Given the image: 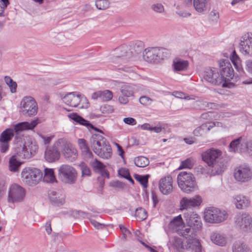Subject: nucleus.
<instances>
[{"mask_svg":"<svg viewBox=\"0 0 252 252\" xmlns=\"http://www.w3.org/2000/svg\"><path fill=\"white\" fill-rule=\"evenodd\" d=\"M23 135L15 134L14 144L15 152L20 158L29 159L35 155L38 149V145L31 139L24 143L23 142Z\"/></svg>","mask_w":252,"mask_h":252,"instance_id":"1","label":"nucleus"},{"mask_svg":"<svg viewBox=\"0 0 252 252\" xmlns=\"http://www.w3.org/2000/svg\"><path fill=\"white\" fill-rule=\"evenodd\" d=\"M221 154L220 150L210 149L201 154L202 160L208 166H212L213 171L217 175L222 173L225 169V165L221 158Z\"/></svg>","mask_w":252,"mask_h":252,"instance_id":"2","label":"nucleus"},{"mask_svg":"<svg viewBox=\"0 0 252 252\" xmlns=\"http://www.w3.org/2000/svg\"><path fill=\"white\" fill-rule=\"evenodd\" d=\"M144 45V43L141 41H136L129 46L123 45L117 49V51L120 53L116 59L122 62L135 60L143 52Z\"/></svg>","mask_w":252,"mask_h":252,"instance_id":"3","label":"nucleus"},{"mask_svg":"<svg viewBox=\"0 0 252 252\" xmlns=\"http://www.w3.org/2000/svg\"><path fill=\"white\" fill-rule=\"evenodd\" d=\"M177 182L181 189L187 193L197 188L194 176L189 172H181L177 176Z\"/></svg>","mask_w":252,"mask_h":252,"instance_id":"4","label":"nucleus"},{"mask_svg":"<svg viewBox=\"0 0 252 252\" xmlns=\"http://www.w3.org/2000/svg\"><path fill=\"white\" fill-rule=\"evenodd\" d=\"M168 54V50L165 48L148 47L144 50L143 59L147 62L158 63L167 58Z\"/></svg>","mask_w":252,"mask_h":252,"instance_id":"5","label":"nucleus"},{"mask_svg":"<svg viewBox=\"0 0 252 252\" xmlns=\"http://www.w3.org/2000/svg\"><path fill=\"white\" fill-rule=\"evenodd\" d=\"M38 105L33 97L25 96L20 103V112L25 116H32L37 114Z\"/></svg>","mask_w":252,"mask_h":252,"instance_id":"6","label":"nucleus"},{"mask_svg":"<svg viewBox=\"0 0 252 252\" xmlns=\"http://www.w3.org/2000/svg\"><path fill=\"white\" fill-rule=\"evenodd\" d=\"M21 174L24 181L30 186L36 185L43 177L42 171L34 167L25 168Z\"/></svg>","mask_w":252,"mask_h":252,"instance_id":"7","label":"nucleus"},{"mask_svg":"<svg viewBox=\"0 0 252 252\" xmlns=\"http://www.w3.org/2000/svg\"><path fill=\"white\" fill-rule=\"evenodd\" d=\"M220 68V77H221L223 87H228L227 82L233 79L234 70L231 64L228 60L223 59L219 62Z\"/></svg>","mask_w":252,"mask_h":252,"instance_id":"8","label":"nucleus"},{"mask_svg":"<svg viewBox=\"0 0 252 252\" xmlns=\"http://www.w3.org/2000/svg\"><path fill=\"white\" fill-rule=\"evenodd\" d=\"M77 175L75 168L67 164L61 165L58 169L59 178L66 184H74L76 180Z\"/></svg>","mask_w":252,"mask_h":252,"instance_id":"9","label":"nucleus"},{"mask_svg":"<svg viewBox=\"0 0 252 252\" xmlns=\"http://www.w3.org/2000/svg\"><path fill=\"white\" fill-rule=\"evenodd\" d=\"M227 217L225 211L215 207H209L204 213V219L210 223H220L225 220Z\"/></svg>","mask_w":252,"mask_h":252,"instance_id":"10","label":"nucleus"},{"mask_svg":"<svg viewBox=\"0 0 252 252\" xmlns=\"http://www.w3.org/2000/svg\"><path fill=\"white\" fill-rule=\"evenodd\" d=\"M25 195V189L22 187L18 184H13L9 187L7 201L11 203L22 202Z\"/></svg>","mask_w":252,"mask_h":252,"instance_id":"11","label":"nucleus"},{"mask_svg":"<svg viewBox=\"0 0 252 252\" xmlns=\"http://www.w3.org/2000/svg\"><path fill=\"white\" fill-rule=\"evenodd\" d=\"M57 144H60L63 150V154L64 158L69 161L75 160L78 157L77 150L63 138L59 139L57 141Z\"/></svg>","mask_w":252,"mask_h":252,"instance_id":"12","label":"nucleus"},{"mask_svg":"<svg viewBox=\"0 0 252 252\" xmlns=\"http://www.w3.org/2000/svg\"><path fill=\"white\" fill-rule=\"evenodd\" d=\"M235 223L237 227L245 232H252V218L246 213H238L234 218Z\"/></svg>","mask_w":252,"mask_h":252,"instance_id":"13","label":"nucleus"},{"mask_svg":"<svg viewBox=\"0 0 252 252\" xmlns=\"http://www.w3.org/2000/svg\"><path fill=\"white\" fill-rule=\"evenodd\" d=\"M234 177L239 182H248L252 178V170L247 165H240L235 168Z\"/></svg>","mask_w":252,"mask_h":252,"instance_id":"14","label":"nucleus"},{"mask_svg":"<svg viewBox=\"0 0 252 252\" xmlns=\"http://www.w3.org/2000/svg\"><path fill=\"white\" fill-rule=\"evenodd\" d=\"M203 75L204 79L212 84L220 86L222 84L221 77H220V73L216 68H206Z\"/></svg>","mask_w":252,"mask_h":252,"instance_id":"15","label":"nucleus"},{"mask_svg":"<svg viewBox=\"0 0 252 252\" xmlns=\"http://www.w3.org/2000/svg\"><path fill=\"white\" fill-rule=\"evenodd\" d=\"M184 217L186 218L188 227H191L195 232L199 231L202 228V221L200 217L194 212L185 213Z\"/></svg>","mask_w":252,"mask_h":252,"instance_id":"16","label":"nucleus"},{"mask_svg":"<svg viewBox=\"0 0 252 252\" xmlns=\"http://www.w3.org/2000/svg\"><path fill=\"white\" fill-rule=\"evenodd\" d=\"M75 92L70 93L66 94L63 98V101L67 105L73 107L83 108V105H80V102L83 100H86V98L80 94H75Z\"/></svg>","mask_w":252,"mask_h":252,"instance_id":"17","label":"nucleus"},{"mask_svg":"<svg viewBox=\"0 0 252 252\" xmlns=\"http://www.w3.org/2000/svg\"><path fill=\"white\" fill-rule=\"evenodd\" d=\"M202 203V198L199 195H195L192 198H188L184 197L180 200V210H188L194 207H198Z\"/></svg>","mask_w":252,"mask_h":252,"instance_id":"18","label":"nucleus"},{"mask_svg":"<svg viewBox=\"0 0 252 252\" xmlns=\"http://www.w3.org/2000/svg\"><path fill=\"white\" fill-rule=\"evenodd\" d=\"M48 198L50 203L55 206H62L65 203V195L61 190H49L48 191Z\"/></svg>","mask_w":252,"mask_h":252,"instance_id":"19","label":"nucleus"},{"mask_svg":"<svg viewBox=\"0 0 252 252\" xmlns=\"http://www.w3.org/2000/svg\"><path fill=\"white\" fill-rule=\"evenodd\" d=\"M60 144H57V141L52 146L47 147L44 153V158L49 162H53L58 160L60 157V153L58 147Z\"/></svg>","mask_w":252,"mask_h":252,"instance_id":"20","label":"nucleus"},{"mask_svg":"<svg viewBox=\"0 0 252 252\" xmlns=\"http://www.w3.org/2000/svg\"><path fill=\"white\" fill-rule=\"evenodd\" d=\"M240 52L245 54L252 55V37L248 34L241 37L239 45Z\"/></svg>","mask_w":252,"mask_h":252,"instance_id":"21","label":"nucleus"},{"mask_svg":"<svg viewBox=\"0 0 252 252\" xmlns=\"http://www.w3.org/2000/svg\"><path fill=\"white\" fill-rule=\"evenodd\" d=\"M159 189L163 194H168L173 190L172 178L168 176L161 178L159 182Z\"/></svg>","mask_w":252,"mask_h":252,"instance_id":"22","label":"nucleus"},{"mask_svg":"<svg viewBox=\"0 0 252 252\" xmlns=\"http://www.w3.org/2000/svg\"><path fill=\"white\" fill-rule=\"evenodd\" d=\"M94 153L100 158L107 159L111 157L112 150L110 144L107 141L104 143L100 147L95 149Z\"/></svg>","mask_w":252,"mask_h":252,"instance_id":"23","label":"nucleus"},{"mask_svg":"<svg viewBox=\"0 0 252 252\" xmlns=\"http://www.w3.org/2000/svg\"><path fill=\"white\" fill-rule=\"evenodd\" d=\"M37 120L32 121L31 122H23L19 123L14 126V133L21 134L23 131L32 130L37 125Z\"/></svg>","mask_w":252,"mask_h":252,"instance_id":"24","label":"nucleus"},{"mask_svg":"<svg viewBox=\"0 0 252 252\" xmlns=\"http://www.w3.org/2000/svg\"><path fill=\"white\" fill-rule=\"evenodd\" d=\"M108 140L102 135L99 133L93 134L90 139V144L94 152L95 149L101 147L102 145Z\"/></svg>","mask_w":252,"mask_h":252,"instance_id":"25","label":"nucleus"},{"mask_svg":"<svg viewBox=\"0 0 252 252\" xmlns=\"http://www.w3.org/2000/svg\"><path fill=\"white\" fill-rule=\"evenodd\" d=\"M78 143L81 150L82 154L84 158H92L93 156V154L90 149L86 140L83 138L78 139Z\"/></svg>","mask_w":252,"mask_h":252,"instance_id":"26","label":"nucleus"},{"mask_svg":"<svg viewBox=\"0 0 252 252\" xmlns=\"http://www.w3.org/2000/svg\"><path fill=\"white\" fill-rule=\"evenodd\" d=\"M20 158L17 155V152L15 155L12 156L9 160V169L10 171L13 172H18L19 171L22 162L20 161ZM21 159H22L21 158Z\"/></svg>","mask_w":252,"mask_h":252,"instance_id":"27","label":"nucleus"},{"mask_svg":"<svg viewBox=\"0 0 252 252\" xmlns=\"http://www.w3.org/2000/svg\"><path fill=\"white\" fill-rule=\"evenodd\" d=\"M189 62L180 59H176L173 62L172 67L174 72L184 71L187 69Z\"/></svg>","mask_w":252,"mask_h":252,"instance_id":"28","label":"nucleus"},{"mask_svg":"<svg viewBox=\"0 0 252 252\" xmlns=\"http://www.w3.org/2000/svg\"><path fill=\"white\" fill-rule=\"evenodd\" d=\"M233 202L236 207L239 209H243L247 207L250 203L249 199L247 197L242 195L236 196Z\"/></svg>","mask_w":252,"mask_h":252,"instance_id":"29","label":"nucleus"},{"mask_svg":"<svg viewBox=\"0 0 252 252\" xmlns=\"http://www.w3.org/2000/svg\"><path fill=\"white\" fill-rule=\"evenodd\" d=\"M210 238L213 243L219 246L223 247L226 244L225 237L220 233L214 232L211 234Z\"/></svg>","mask_w":252,"mask_h":252,"instance_id":"30","label":"nucleus"},{"mask_svg":"<svg viewBox=\"0 0 252 252\" xmlns=\"http://www.w3.org/2000/svg\"><path fill=\"white\" fill-rule=\"evenodd\" d=\"M195 232L192 230L191 227H189L181 230L179 232V234L187 239L189 241V243H190V241H193L195 239Z\"/></svg>","mask_w":252,"mask_h":252,"instance_id":"31","label":"nucleus"},{"mask_svg":"<svg viewBox=\"0 0 252 252\" xmlns=\"http://www.w3.org/2000/svg\"><path fill=\"white\" fill-rule=\"evenodd\" d=\"M230 59L238 72L240 73H244V69L242 67L241 60L237 55L235 51H233Z\"/></svg>","mask_w":252,"mask_h":252,"instance_id":"32","label":"nucleus"},{"mask_svg":"<svg viewBox=\"0 0 252 252\" xmlns=\"http://www.w3.org/2000/svg\"><path fill=\"white\" fill-rule=\"evenodd\" d=\"M14 136V130L11 128L5 129L0 135V141L9 142Z\"/></svg>","mask_w":252,"mask_h":252,"instance_id":"33","label":"nucleus"},{"mask_svg":"<svg viewBox=\"0 0 252 252\" xmlns=\"http://www.w3.org/2000/svg\"><path fill=\"white\" fill-rule=\"evenodd\" d=\"M42 177L43 181L46 183H52L56 181L54 170L51 168H45L44 176Z\"/></svg>","mask_w":252,"mask_h":252,"instance_id":"34","label":"nucleus"},{"mask_svg":"<svg viewBox=\"0 0 252 252\" xmlns=\"http://www.w3.org/2000/svg\"><path fill=\"white\" fill-rule=\"evenodd\" d=\"M69 117L73 120L76 123L80 124L82 126H88L90 124V122L85 119H84L81 116L78 115L77 113H72L68 115Z\"/></svg>","mask_w":252,"mask_h":252,"instance_id":"35","label":"nucleus"},{"mask_svg":"<svg viewBox=\"0 0 252 252\" xmlns=\"http://www.w3.org/2000/svg\"><path fill=\"white\" fill-rule=\"evenodd\" d=\"M233 252H251L248 246L240 242H235L233 246Z\"/></svg>","mask_w":252,"mask_h":252,"instance_id":"36","label":"nucleus"},{"mask_svg":"<svg viewBox=\"0 0 252 252\" xmlns=\"http://www.w3.org/2000/svg\"><path fill=\"white\" fill-rule=\"evenodd\" d=\"M193 6L196 11L204 12L206 9L207 0H193Z\"/></svg>","mask_w":252,"mask_h":252,"instance_id":"37","label":"nucleus"},{"mask_svg":"<svg viewBox=\"0 0 252 252\" xmlns=\"http://www.w3.org/2000/svg\"><path fill=\"white\" fill-rule=\"evenodd\" d=\"M134 161L135 165L139 167H145L149 164V159L143 156L135 158Z\"/></svg>","mask_w":252,"mask_h":252,"instance_id":"38","label":"nucleus"},{"mask_svg":"<svg viewBox=\"0 0 252 252\" xmlns=\"http://www.w3.org/2000/svg\"><path fill=\"white\" fill-rule=\"evenodd\" d=\"M149 174L145 175H140L137 174H134V177L135 180L138 181L140 184L144 187L146 188L148 187V179L150 177Z\"/></svg>","mask_w":252,"mask_h":252,"instance_id":"39","label":"nucleus"},{"mask_svg":"<svg viewBox=\"0 0 252 252\" xmlns=\"http://www.w3.org/2000/svg\"><path fill=\"white\" fill-rule=\"evenodd\" d=\"M242 137H239L238 138L233 140L229 145V150L230 152H236L240 146Z\"/></svg>","mask_w":252,"mask_h":252,"instance_id":"40","label":"nucleus"},{"mask_svg":"<svg viewBox=\"0 0 252 252\" xmlns=\"http://www.w3.org/2000/svg\"><path fill=\"white\" fill-rule=\"evenodd\" d=\"M4 80L6 84L9 87L10 92L12 93H15L17 91V84L16 82L9 76H6L4 77Z\"/></svg>","mask_w":252,"mask_h":252,"instance_id":"41","label":"nucleus"},{"mask_svg":"<svg viewBox=\"0 0 252 252\" xmlns=\"http://www.w3.org/2000/svg\"><path fill=\"white\" fill-rule=\"evenodd\" d=\"M100 100L101 101H108L112 99L113 94L110 90L100 91Z\"/></svg>","mask_w":252,"mask_h":252,"instance_id":"42","label":"nucleus"},{"mask_svg":"<svg viewBox=\"0 0 252 252\" xmlns=\"http://www.w3.org/2000/svg\"><path fill=\"white\" fill-rule=\"evenodd\" d=\"M110 5V2L108 0H96L95 6L99 10H105Z\"/></svg>","mask_w":252,"mask_h":252,"instance_id":"43","label":"nucleus"},{"mask_svg":"<svg viewBox=\"0 0 252 252\" xmlns=\"http://www.w3.org/2000/svg\"><path fill=\"white\" fill-rule=\"evenodd\" d=\"M135 216L140 220H144L147 217V213L144 209L139 207L135 210Z\"/></svg>","mask_w":252,"mask_h":252,"instance_id":"44","label":"nucleus"},{"mask_svg":"<svg viewBox=\"0 0 252 252\" xmlns=\"http://www.w3.org/2000/svg\"><path fill=\"white\" fill-rule=\"evenodd\" d=\"M91 165L95 171H100L105 167V165L97 159H95L94 161L91 162Z\"/></svg>","mask_w":252,"mask_h":252,"instance_id":"45","label":"nucleus"},{"mask_svg":"<svg viewBox=\"0 0 252 252\" xmlns=\"http://www.w3.org/2000/svg\"><path fill=\"white\" fill-rule=\"evenodd\" d=\"M79 166L80 167L81 172H82V176H90L91 175V171L90 168L84 163L81 162Z\"/></svg>","mask_w":252,"mask_h":252,"instance_id":"46","label":"nucleus"},{"mask_svg":"<svg viewBox=\"0 0 252 252\" xmlns=\"http://www.w3.org/2000/svg\"><path fill=\"white\" fill-rule=\"evenodd\" d=\"M151 9L155 12L162 13L164 11V7L161 3H156L152 5Z\"/></svg>","mask_w":252,"mask_h":252,"instance_id":"47","label":"nucleus"},{"mask_svg":"<svg viewBox=\"0 0 252 252\" xmlns=\"http://www.w3.org/2000/svg\"><path fill=\"white\" fill-rule=\"evenodd\" d=\"M215 126V123L213 122L208 124H203L199 126V127L202 129V131H203L204 133H206L208 132L211 129V128L214 127Z\"/></svg>","mask_w":252,"mask_h":252,"instance_id":"48","label":"nucleus"},{"mask_svg":"<svg viewBox=\"0 0 252 252\" xmlns=\"http://www.w3.org/2000/svg\"><path fill=\"white\" fill-rule=\"evenodd\" d=\"M118 173L120 176L126 179H127L128 176L130 175L129 170L125 168H121L118 171Z\"/></svg>","mask_w":252,"mask_h":252,"instance_id":"49","label":"nucleus"},{"mask_svg":"<svg viewBox=\"0 0 252 252\" xmlns=\"http://www.w3.org/2000/svg\"><path fill=\"white\" fill-rule=\"evenodd\" d=\"M100 111L102 113H111L114 111L113 107L108 104H104L100 107Z\"/></svg>","mask_w":252,"mask_h":252,"instance_id":"50","label":"nucleus"},{"mask_svg":"<svg viewBox=\"0 0 252 252\" xmlns=\"http://www.w3.org/2000/svg\"><path fill=\"white\" fill-rule=\"evenodd\" d=\"M119 228L123 233V238L124 239H126L127 237L131 235L130 231L127 229L124 225L120 224Z\"/></svg>","mask_w":252,"mask_h":252,"instance_id":"51","label":"nucleus"},{"mask_svg":"<svg viewBox=\"0 0 252 252\" xmlns=\"http://www.w3.org/2000/svg\"><path fill=\"white\" fill-rule=\"evenodd\" d=\"M152 101V99L146 96H141L139 98V102L143 105H150Z\"/></svg>","mask_w":252,"mask_h":252,"instance_id":"52","label":"nucleus"},{"mask_svg":"<svg viewBox=\"0 0 252 252\" xmlns=\"http://www.w3.org/2000/svg\"><path fill=\"white\" fill-rule=\"evenodd\" d=\"M122 94L127 97H129L133 94V91L130 89V88L127 86L123 87L121 89Z\"/></svg>","mask_w":252,"mask_h":252,"instance_id":"53","label":"nucleus"},{"mask_svg":"<svg viewBox=\"0 0 252 252\" xmlns=\"http://www.w3.org/2000/svg\"><path fill=\"white\" fill-rule=\"evenodd\" d=\"M72 215L76 218H88L89 214L82 211L75 210L73 211Z\"/></svg>","mask_w":252,"mask_h":252,"instance_id":"54","label":"nucleus"},{"mask_svg":"<svg viewBox=\"0 0 252 252\" xmlns=\"http://www.w3.org/2000/svg\"><path fill=\"white\" fill-rule=\"evenodd\" d=\"M9 148V142L0 141V151L1 153H6Z\"/></svg>","mask_w":252,"mask_h":252,"instance_id":"55","label":"nucleus"},{"mask_svg":"<svg viewBox=\"0 0 252 252\" xmlns=\"http://www.w3.org/2000/svg\"><path fill=\"white\" fill-rule=\"evenodd\" d=\"M182 223V218L180 215L175 217L170 222V224L179 226Z\"/></svg>","mask_w":252,"mask_h":252,"instance_id":"56","label":"nucleus"},{"mask_svg":"<svg viewBox=\"0 0 252 252\" xmlns=\"http://www.w3.org/2000/svg\"><path fill=\"white\" fill-rule=\"evenodd\" d=\"M192 166L191 161L189 159H187L184 161H183L181 163L180 166L179 167V169H183V168H190Z\"/></svg>","mask_w":252,"mask_h":252,"instance_id":"57","label":"nucleus"},{"mask_svg":"<svg viewBox=\"0 0 252 252\" xmlns=\"http://www.w3.org/2000/svg\"><path fill=\"white\" fill-rule=\"evenodd\" d=\"M110 186L115 188L123 189L125 187V184L119 181H115L110 183Z\"/></svg>","mask_w":252,"mask_h":252,"instance_id":"58","label":"nucleus"},{"mask_svg":"<svg viewBox=\"0 0 252 252\" xmlns=\"http://www.w3.org/2000/svg\"><path fill=\"white\" fill-rule=\"evenodd\" d=\"M207 102L206 101H196L194 102V106H197L200 109H206Z\"/></svg>","mask_w":252,"mask_h":252,"instance_id":"59","label":"nucleus"},{"mask_svg":"<svg viewBox=\"0 0 252 252\" xmlns=\"http://www.w3.org/2000/svg\"><path fill=\"white\" fill-rule=\"evenodd\" d=\"M245 69L250 74H252V60H248L245 61Z\"/></svg>","mask_w":252,"mask_h":252,"instance_id":"60","label":"nucleus"},{"mask_svg":"<svg viewBox=\"0 0 252 252\" xmlns=\"http://www.w3.org/2000/svg\"><path fill=\"white\" fill-rule=\"evenodd\" d=\"M8 4V0H0V16L2 15L4 11V9L7 7Z\"/></svg>","mask_w":252,"mask_h":252,"instance_id":"61","label":"nucleus"},{"mask_svg":"<svg viewBox=\"0 0 252 252\" xmlns=\"http://www.w3.org/2000/svg\"><path fill=\"white\" fill-rule=\"evenodd\" d=\"M123 121L125 124L130 126H134L136 124V120L131 117L125 118Z\"/></svg>","mask_w":252,"mask_h":252,"instance_id":"62","label":"nucleus"},{"mask_svg":"<svg viewBox=\"0 0 252 252\" xmlns=\"http://www.w3.org/2000/svg\"><path fill=\"white\" fill-rule=\"evenodd\" d=\"M194 242L195 243V247L193 248L194 252H201V245L198 239H195L193 240L192 243Z\"/></svg>","mask_w":252,"mask_h":252,"instance_id":"63","label":"nucleus"},{"mask_svg":"<svg viewBox=\"0 0 252 252\" xmlns=\"http://www.w3.org/2000/svg\"><path fill=\"white\" fill-rule=\"evenodd\" d=\"M193 133L195 136H201L204 133V132L203 131H202V129L199 127V126H198L193 130Z\"/></svg>","mask_w":252,"mask_h":252,"instance_id":"64","label":"nucleus"}]
</instances>
